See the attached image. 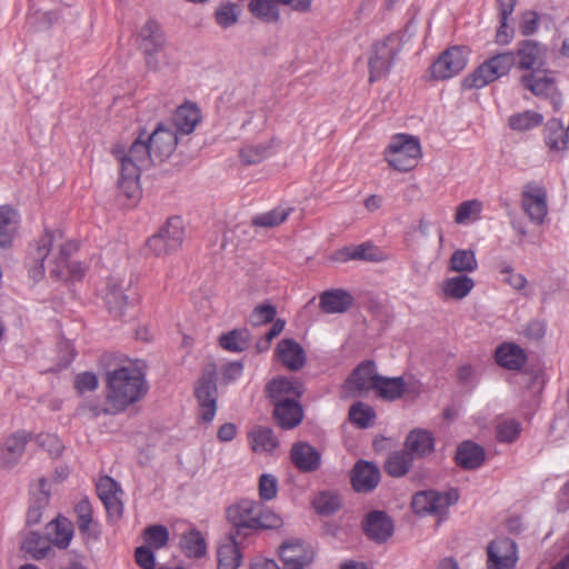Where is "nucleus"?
Wrapping results in <instances>:
<instances>
[{"label":"nucleus","instance_id":"f257e3e1","mask_svg":"<svg viewBox=\"0 0 569 569\" xmlns=\"http://www.w3.org/2000/svg\"><path fill=\"white\" fill-rule=\"evenodd\" d=\"M177 143L176 130L160 124L147 138L138 137L129 148L116 146L112 153L120 164L119 193L129 200H137L140 197L141 171L168 159Z\"/></svg>","mask_w":569,"mask_h":569},{"label":"nucleus","instance_id":"f03ea898","mask_svg":"<svg viewBox=\"0 0 569 569\" xmlns=\"http://www.w3.org/2000/svg\"><path fill=\"white\" fill-rule=\"evenodd\" d=\"M77 244L67 239L60 230H46L44 233L30 247L28 264L30 277L39 281L48 271L54 280L79 279L83 274V267L71 261L77 251Z\"/></svg>","mask_w":569,"mask_h":569},{"label":"nucleus","instance_id":"7ed1b4c3","mask_svg":"<svg viewBox=\"0 0 569 569\" xmlns=\"http://www.w3.org/2000/svg\"><path fill=\"white\" fill-rule=\"evenodd\" d=\"M147 392V382L141 370L133 366L114 369L107 375V405L104 413H114L124 410ZM94 415L101 409L93 408Z\"/></svg>","mask_w":569,"mask_h":569},{"label":"nucleus","instance_id":"20e7f679","mask_svg":"<svg viewBox=\"0 0 569 569\" xmlns=\"http://www.w3.org/2000/svg\"><path fill=\"white\" fill-rule=\"evenodd\" d=\"M137 43L149 70L161 71L166 67H177V62L166 51L167 39L158 21L148 19L140 27L137 33Z\"/></svg>","mask_w":569,"mask_h":569},{"label":"nucleus","instance_id":"39448f33","mask_svg":"<svg viewBox=\"0 0 569 569\" xmlns=\"http://www.w3.org/2000/svg\"><path fill=\"white\" fill-rule=\"evenodd\" d=\"M515 63L516 56L512 51L496 54L467 76L462 81V86L466 89H481L508 74Z\"/></svg>","mask_w":569,"mask_h":569},{"label":"nucleus","instance_id":"423d86ee","mask_svg":"<svg viewBox=\"0 0 569 569\" xmlns=\"http://www.w3.org/2000/svg\"><path fill=\"white\" fill-rule=\"evenodd\" d=\"M420 156L421 147L418 139L406 133L392 137L386 150L387 162L399 171H409L415 168Z\"/></svg>","mask_w":569,"mask_h":569},{"label":"nucleus","instance_id":"0eeeda50","mask_svg":"<svg viewBox=\"0 0 569 569\" xmlns=\"http://www.w3.org/2000/svg\"><path fill=\"white\" fill-rule=\"evenodd\" d=\"M459 495L456 490L447 492H438L435 490H426L417 492L411 502L415 513L419 516H435L439 521L446 518L448 509L451 505L456 503Z\"/></svg>","mask_w":569,"mask_h":569},{"label":"nucleus","instance_id":"6e6552de","mask_svg":"<svg viewBox=\"0 0 569 569\" xmlns=\"http://www.w3.org/2000/svg\"><path fill=\"white\" fill-rule=\"evenodd\" d=\"M183 239L182 221L178 217L170 218L167 224L147 241V249L157 257L167 256L177 250Z\"/></svg>","mask_w":569,"mask_h":569},{"label":"nucleus","instance_id":"1a4fd4ad","mask_svg":"<svg viewBox=\"0 0 569 569\" xmlns=\"http://www.w3.org/2000/svg\"><path fill=\"white\" fill-rule=\"evenodd\" d=\"M200 407V418L210 422L217 411L216 366L208 365L194 389Z\"/></svg>","mask_w":569,"mask_h":569},{"label":"nucleus","instance_id":"9d476101","mask_svg":"<svg viewBox=\"0 0 569 569\" xmlns=\"http://www.w3.org/2000/svg\"><path fill=\"white\" fill-rule=\"evenodd\" d=\"M521 208L529 220L540 226L548 214L547 190L537 182H529L521 191Z\"/></svg>","mask_w":569,"mask_h":569},{"label":"nucleus","instance_id":"9b49d317","mask_svg":"<svg viewBox=\"0 0 569 569\" xmlns=\"http://www.w3.org/2000/svg\"><path fill=\"white\" fill-rule=\"evenodd\" d=\"M469 51L466 47L455 46L442 52L432 63L430 71L433 79L446 80L461 72L468 63Z\"/></svg>","mask_w":569,"mask_h":569},{"label":"nucleus","instance_id":"f8f14e48","mask_svg":"<svg viewBox=\"0 0 569 569\" xmlns=\"http://www.w3.org/2000/svg\"><path fill=\"white\" fill-rule=\"evenodd\" d=\"M282 569H306L315 561V550L309 542L289 539L280 546Z\"/></svg>","mask_w":569,"mask_h":569},{"label":"nucleus","instance_id":"ddd939ff","mask_svg":"<svg viewBox=\"0 0 569 569\" xmlns=\"http://www.w3.org/2000/svg\"><path fill=\"white\" fill-rule=\"evenodd\" d=\"M258 515V502L253 500H241L227 510L228 521L232 525L229 533L246 538L254 531Z\"/></svg>","mask_w":569,"mask_h":569},{"label":"nucleus","instance_id":"4468645a","mask_svg":"<svg viewBox=\"0 0 569 569\" xmlns=\"http://www.w3.org/2000/svg\"><path fill=\"white\" fill-rule=\"evenodd\" d=\"M398 38L388 37L385 41L373 46L372 54L369 59L370 81H375L386 74L391 67L393 57L397 53Z\"/></svg>","mask_w":569,"mask_h":569},{"label":"nucleus","instance_id":"2eb2a0df","mask_svg":"<svg viewBox=\"0 0 569 569\" xmlns=\"http://www.w3.org/2000/svg\"><path fill=\"white\" fill-rule=\"evenodd\" d=\"M517 559V546L511 539L500 538L488 546V569H513Z\"/></svg>","mask_w":569,"mask_h":569},{"label":"nucleus","instance_id":"dca6fc26","mask_svg":"<svg viewBox=\"0 0 569 569\" xmlns=\"http://www.w3.org/2000/svg\"><path fill=\"white\" fill-rule=\"evenodd\" d=\"M244 538L228 533L218 543V569H237L242 560L240 545Z\"/></svg>","mask_w":569,"mask_h":569},{"label":"nucleus","instance_id":"f3484780","mask_svg":"<svg viewBox=\"0 0 569 569\" xmlns=\"http://www.w3.org/2000/svg\"><path fill=\"white\" fill-rule=\"evenodd\" d=\"M547 48L539 42L527 40L519 43L517 49L518 68L521 70L539 71L546 62Z\"/></svg>","mask_w":569,"mask_h":569},{"label":"nucleus","instance_id":"a211bd4d","mask_svg":"<svg viewBox=\"0 0 569 569\" xmlns=\"http://www.w3.org/2000/svg\"><path fill=\"white\" fill-rule=\"evenodd\" d=\"M27 441L28 436L23 431L14 432L6 438L0 446V467L10 469L16 466L24 452Z\"/></svg>","mask_w":569,"mask_h":569},{"label":"nucleus","instance_id":"6ab92c4d","mask_svg":"<svg viewBox=\"0 0 569 569\" xmlns=\"http://www.w3.org/2000/svg\"><path fill=\"white\" fill-rule=\"evenodd\" d=\"M363 530L369 539L385 542L393 533V523L383 511H372L365 519Z\"/></svg>","mask_w":569,"mask_h":569},{"label":"nucleus","instance_id":"aec40b11","mask_svg":"<svg viewBox=\"0 0 569 569\" xmlns=\"http://www.w3.org/2000/svg\"><path fill=\"white\" fill-rule=\"evenodd\" d=\"M278 360L289 370L298 371L306 365V352L293 339L281 340L276 348Z\"/></svg>","mask_w":569,"mask_h":569},{"label":"nucleus","instance_id":"412c9836","mask_svg":"<svg viewBox=\"0 0 569 569\" xmlns=\"http://www.w3.org/2000/svg\"><path fill=\"white\" fill-rule=\"evenodd\" d=\"M380 480L379 469L371 462L359 461L352 469L351 483L356 491L368 492L377 487Z\"/></svg>","mask_w":569,"mask_h":569},{"label":"nucleus","instance_id":"4be33fe9","mask_svg":"<svg viewBox=\"0 0 569 569\" xmlns=\"http://www.w3.org/2000/svg\"><path fill=\"white\" fill-rule=\"evenodd\" d=\"M97 493L110 515L120 516L122 512V491L110 477H102L97 483Z\"/></svg>","mask_w":569,"mask_h":569},{"label":"nucleus","instance_id":"5701e85b","mask_svg":"<svg viewBox=\"0 0 569 569\" xmlns=\"http://www.w3.org/2000/svg\"><path fill=\"white\" fill-rule=\"evenodd\" d=\"M379 376L380 375L377 373L375 362L365 361L352 371L347 382L351 390L362 395L373 390Z\"/></svg>","mask_w":569,"mask_h":569},{"label":"nucleus","instance_id":"b1692460","mask_svg":"<svg viewBox=\"0 0 569 569\" xmlns=\"http://www.w3.org/2000/svg\"><path fill=\"white\" fill-rule=\"evenodd\" d=\"M292 463L303 472L317 470L321 463L320 452L307 442L295 443L290 451Z\"/></svg>","mask_w":569,"mask_h":569},{"label":"nucleus","instance_id":"393cba45","mask_svg":"<svg viewBox=\"0 0 569 569\" xmlns=\"http://www.w3.org/2000/svg\"><path fill=\"white\" fill-rule=\"evenodd\" d=\"M545 142L549 152L561 154L569 150V132L559 119H550L545 127Z\"/></svg>","mask_w":569,"mask_h":569},{"label":"nucleus","instance_id":"a878e982","mask_svg":"<svg viewBox=\"0 0 569 569\" xmlns=\"http://www.w3.org/2000/svg\"><path fill=\"white\" fill-rule=\"evenodd\" d=\"M274 417L282 428L291 429L301 422L302 408L296 399H279L274 401Z\"/></svg>","mask_w":569,"mask_h":569},{"label":"nucleus","instance_id":"bb28decb","mask_svg":"<svg viewBox=\"0 0 569 569\" xmlns=\"http://www.w3.org/2000/svg\"><path fill=\"white\" fill-rule=\"evenodd\" d=\"M353 303V297L343 289H330L320 295L319 307L325 313H343Z\"/></svg>","mask_w":569,"mask_h":569},{"label":"nucleus","instance_id":"cd10ccee","mask_svg":"<svg viewBox=\"0 0 569 569\" xmlns=\"http://www.w3.org/2000/svg\"><path fill=\"white\" fill-rule=\"evenodd\" d=\"M130 281L111 277L108 281L104 301L108 309L116 315H120L127 305V296L124 290L129 287Z\"/></svg>","mask_w":569,"mask_h":569},{"label":"nucleus","instance_id":"c85d7f7f","mask_svg":"<svg viewBox=\"0 0 569 569\" xmlns=\"http://www.w3.org/2000/svg\"><path fill=\"white\" fill-rule=\"evenodd\" d=\"M201 117L196 106L186 103L179 107L173 116L172 129L177 134H190L196 129Z\"/></svg>","mask_w":569,"mask_h":569},{"label":"nucleus","instance_id":"c756f323","mask_svg":"<svg viewBox=\"0 0 569 569\" xmlns=\"http://www.w3.org/2000/svg\"><path fill=\"white\" fill-rule=\"evenodd\" d=\"M406 390L407 383L402 377L388 378L379 376L372 391L383 400L395 401L401 398Z\"/></svg>","mask_w":569,"mask_h":569},{"label":"nucleus","instance_id":"7c9ffc66","mask_svg":"<svg viewBox=\"0 0 569 569\" xmlns=\"http://www.w3.org/2000/svg\"><path fill=\"white\" fill-rule=\"evenodd\" d=\"M19 226L16 210L8 206H0V247L9 248Z\"/></svg>","mask_w":569,"mask_h":569},{"label":"nucleus","instance_id":"2f4dec72","mask_svg":"<svg viewBox=\"0 0 569 569\" xmlns=\"http://www.w3.org/2000/svg\"><path fill=\"white\" fill-rule=\"evenodd\" d=\"M433 438L426 430H412L406 439V451L413 458L423 457L433 450Z\"/></svg>","mask_w":569,"mask_h":569},{"label":"nucleus","instance_id":"473e14b6","mask_svg":"<svg viewBox=\"0 0 569 569\" xmlns=\"http://www.w3.org/2000/svg\"><path fill=\"white\" fill-rule=\"evenodd\" d=\"M74 512L79 531L88 538L97 539L98 531L94 529L96 525L92 519V506L87 497L76 503Z\"/></svg>","mask_w":569,"mask_h":569},{"label":"nucleus","instance_id":"72a5a7b5","mask_svg":"<svg viewBox=\"0 0 569 569\" xmlns=\"http://www.w3.org/2000/svg\"><path fill=\"white\" fill-rule=\"evenodd\" d=\"M521 82L528 90L538 97H549V94H552L556 91L553 79L549 78L540 70L525 74L521 78Z\"/></svg>","mask_w":569,"mask_h":569},{"label":"nucleus","instance_id":"f704fd0d","mask_svg":"<svg viewBox=\"0 0 569 569\" xmlns=\"http://www.w3.org/2000/svg\"><path fill=\"white\" fill-rule=\"evenodd\" d=\"M497 362L510 370L520 369L526 362L523 350L513 343H503L496 350Z\"/></svg>","mask_w":569,"mask_h":569},{"label":"nucleus","instance_id":"c9c22d12","mask_svg":"<svg viewBox=\"0 0 569 569\" xmlns=\"http://www.w3.org/2000/svg\"><path fill=\"white\" fill-rule=\"evenodd\" d=\"M485 459V451L482 447L466 441L461 443L456 453V461L459 466L466 469L478 468Z\"/></svg>","mask_w":569,"mask_h":569},{"label":"nucleus","instance_id":"e433bc0d","mask_svg":"<svg viewBox=\"0 0 569 569\" xmlns=\"http://www.w3.org/2000/svg\"><path fill=\"white\" fill-rule=\"evenodd\" d=\"M475 287V281L468 276H456L442 282L441 290L447 298L461 300L467 297Z\"/></svg>","mask_w":569,"mask_h":569},{"label":"nucleus","instance_id":"4c0bfd02","mask_svg":"<svg viewBox=\"0 0 569 569\" xmlns=\"http://www.w3.org/2000/svg\"><path fill=\"white\" fill-rule=\"evenodd\" d=\"M51 542L59 548H67L73 537V525L67 518H57L48 525Z\"/></svg>","mask_w":569,"mask_h":569},{"label":"nucleus","instance_id":"58836bf2","mask_svg":"<svg viewBox=\"0 0 569 569\" xmlns=\"http://www.w3.org/2000/svg\"><path fill=\"white\" fill-rule=\"evenodd\" d=\"M21 549L36 560L46 558L51 550L50 541L36 531H30L24 536Z\"/></svg>","mask_w":569,"mask_h":569},{"label":"nucleus","instance_id":"ea45409f","mask_svg":"<svg viewBox=\"0 0 569 569\" xmlns=\"http://www.w3.org/2000/svg\"><path fill=\"white\" fill-rule=\"evenodd\" d=\"M269 391L274 401L290 396L298 398L302 393V385L293 378H279L269 385Z\"/></svg>","mask_w":569,"mask_h":569},{"label":"nucleus","instance_id":"a19ab883","mask_svg":"<svg viewBox=\"0 0 569 569\" xmlns=\"http://www.w3.org/2000/svg\"><path fill=\"white\" fill-rule=\"evenodd\" d=\"M249 436L251 448L254 451H271L278 445L272 430L266 427H254Z\"/></svg>","mask_w":569,"mask_h":569},{"label":"nucleus","instance_id":"79ce46f5","mask_svg":"<svg viewBox=\"0 0 569 569\" xmlns=\"http://www.w3.org/2000/svg\"><path fill=\"white\" fill-rule=\"evenodd\" d=\"M290 207L279 206L270 211L262 212L252 218V224L262 228H274L281 224L291 213Z\"/></svg>","mask_w":569,"mask_h":569},{"label":"nucleus","instance_id":"37998d69","mask_svg":"<svg viewBox=\"0 0 569 569\" xmlns=\"http://www.w3.org/2000/svg\"><path fill=\"white\" fill-rule=\"evenodd\" d=\"M180 546L189 558H199L203 556L207 550L206 541L197 530L186 532L181 538Z\"/></svg>","mask_w":569,"mask_h":569},{"label":"nucleus","instance_id":"c03bdc74","mask_svg":"<svg viewBox=\"0 0 569 569\" xmlns=\"http://www.w3.org/2000/svg\"><path fill=\"white\" fill-rule=\"evenodd\" d=\"M478 268V262L472 250H456L449 260V270L455 272H472Z\"/></svg>","mask_w":569,"mask_h":569},{"label":"nucleus","instance_id":"a18cd8bd","mask_svg":"<svg viewBox=\"0 0 569 569\" xmlns=\"http://www.w3.org/2000/svg\"><path fill=\"white\" fill-rule=\"evenodd\" d=\"M250 333L247 329H234L220 337V346L233 352H240L248 348Z\"/></svg>","mask_w":569,"mask_h":569},{"label":"nucleus","instance_id":"49530a36","mask_svg":"<svg viewBox=\"0 0 569 569\" xmlns=\"http://www.w3.org/2000/svg\"><path fill=\"white\" fill-rule=\"evenodd\" d=\"M412 457L409 452L396 451L391 453L386 462V470L392 477H401L408 472Z\"/></svg>","mask_w":569,"mask_h":569},{"label":"nucleus","instance_id":"de8ad7c7","mask_svg":"<svg viewBox=\"0 0 569 569\" xmlns=\"http://www.w3.org/2000/svg\"><path fill=\"white\" fill-rule=\"evenodd\" d=\"M249 9L254 17L266 22H276L279 19L278 8L271 0H251Z\"/></svg>","mask_w":569,"mask_h":569},{"label":"nucleus","instance_id":"09e8293b","mask_svg":"<svg viewBox=\"0 0 569 569\" xmlns=\"http://www.w3.org/2000/svg\"><path fill=\"white\" fill-rule=\"evenodd\" d=\"M542 116L535 111H523L509 118V126L517 131L530 130L542 122Z\"/></svg>","mask_w":569,"mask_h":569},{"label":"nucleus","instance_id":"8fccbe9b","mask_svg":"<svg viewBox=\"0 0 569 569\" xmlns=\"http://www.w3.org/2000/svg\"><path fill=\"white\" fill-rule=\"evenodd\" d=\"M481 210L482 203L479 200L463 201L457 207L455 221L459 224L475 221L479 218Z\"/></svg>","mask_w":569,"mask_h":569},{"label":"nucleus","instance_id":"3c124183","mask_svg":"<svg viewBox=\"0 0 569 569\" xmlns=\"http://www.w3.org/2000/svg\"><path fill=\"white\" fill-rule=\"evenodd\" d=\"M271 154V147L268 143L246 146L240 150V159L244 164H256Z\"/></svg>","mask_w":569,"mask_h":569},{"label":"nucleus","instance_id":"603ef678","mask_svg":"<svg viewBox=\"0 0 569 569\" xmlns=\"http://www.w3.org/2000/svg\"><path fill=\"white\" fill-rule=\"evenodd\" d=\"M521 432V423L508 418L500 420L496 426V435L500 442H513Z\"/></svg>","mask_w":569,"mask_h":569},{"label":"nucleus","instance_id":"864d4df0","mask_svg":"<svg viewBox=\"0 0 569 569\" xmlns=\"http://www.w3.org/2000/svg\"><path fill=\"white\" fill-rule=\"evenodd\" d=\"M376 415L373 409L365 405L362 402H357L351 406L349 410V419L352 423L357 425L359 428H368Z\"/></svg>","mask_w":569,"mask_h":569},{"label":"nucleus","instance_id":"5fc2aeb1","mask_svg":"<svg viewBox=\"0 0 569 569\" xmlns=\"http://www.w3.org/2000/svg\"><path fill=\"white\" fill-rule=\"evenodd\" d=\"M144 540L149 548L160 549L169 540V531L164 526L153 525L144 530Z\"/></svg>","mask_w":569,"mask_h":569},{"label":"nucleus","instance_id":"6e6d98bb","mask_svg":"<svg viewBox=\"0 0 569 569\" xmlns=\"http://www.w3.org/2000/svg\"><path fill=\"white\" fill-rule=\"evenodd\" d=\"M313 506L317 512L331 515L340 508L341 500L337 493L322 492L315 499Z\"/></svg>","mask_w":569,"mask_h":569},{"label":"nucleus","instance_id":"4d7b16f0","mask_svg":"<svg viewBox=\"0 0 569 569\" xmlns=\"http://www.w3.org/2000/svg\"><path fill=\"white\" fill-rule=\"evenodd\" d=\"M239 13V6L234 3L222 4L216 11L217 23L222 28H228L238 21Z\"/></svg>","mask_w":569,"mask_h":569},{"label":"nucleus","instance_id":"13d9d810","mask_svg":"<svg viewBox=\"0 0 569 569\" xmlns=\"http://www.w3.org/2000/svg\"><path fill=\"white\" fill-rule=\"evenodd\" d=\"M50 500V483L47 479L40 478L31 486V503L46 508Z\"/></svg>","mask_w":569,"mask_h":569},{"label":"nucleus","instance_id":"bf43d9fd","mask_svg":"<svg viewBox=\"0 0 569 569\" xmlns=\"http://www.w3.org/2000/svg\"><path fill=\"white\" fill-rule=\"evenodd\" d=\"M257 523L254 526V531L258 529H273L281 526L282 520L279 516H277L270 509L263 508L261 503L258 502V515L256 517Z\"/></svg>","mask_w":569,"mask_h":569},{"label":"nucleus","instance_id":"052dcab7","mask_svg":"<svg viewBox=\"0 0 569 569\" xmlns=\"http://www.w3.org/2000/svg\"><path fill=\"white\" fill-rule=\"evenodd\" d=\"M276 308L271 305L258 306L250 315L249 321L252 326L258 327L273 321Z\"/></svg>","mask_w":569,"mask_h":569},{"label":"nucleus","instance_id":"680f3d73","mask_svg":"<svg viewBox=\"0 0 569 569\" xmlns=\"http://www.w3.org/2000/svg\"><path fill=\"white\" fill-rule=\"evenodd\" d=\"M499 272L502 276L501 280L516 290H522L526 287L527 280L521 273L513 272V269L507 264L499 266Z\"/></svg>","mask_w":569,"mask_h":569},{"label":"nucleus","instance_id":"e2e57ef3","mask_svg":"<svg viewBox=\"0 0 569 569\" xmlns=\"http://www.w3.org/2000/svg\"><path fill=\"white\" fill-rule=\"evenodd\" d=\"M278 491L277 478L272 475H262L259 479V496L262 500H272Z\"/></svg>","mask_w":569,"mask_h":569},{"label":"nucleus","instance_id":"0e129e2a","mask_svg":"<svg viewBox=\"0 0 569 569\" xmlns=\"http://www.w3.org/2000/svg\"><path fill=\"white\" fill-rule=\"evenodd\" d=\"M98 387V378L92 372H82L74 378V388L79 395L93 391Z\"/></svg>","mask_w":569,"mask_h":569},{"label":"nucleus","instance_id":"69168bd1","mask_svg":"<svg viewBox=\"0 0 569 569\" xmlns=\"http://www.w3.org/2000/svg\"><path fill=\"white\" fill-rule=\"evenodd\" d=\"M355 260L365 261H379L381 260V252L370 243H361L353 246Z\"/></svg>","mask_w":569,"mask_h":569},{"label":"nucleus","instance_id":"338daca9","mask_svg":"<svg viewBox=\"0 0 569 569\" xmlns=\"http://www.w3.org/2000/svg\"><path fill=\"white\" fill-rule=\"evenodd\" d=\"M136 561L143 569H153L156 566V557L151 548L141 546L136 549Z\"/></svg>","mask_w":569,"mask_h":569},{"label":"nucleus","instance_id":"774afa93","mask_svg":"<svg viewBox=\"0 0 569 569\" xmlns=\"http://www.w3.org/2000/svg\"><path fill=\"white\" fill-rule=\"evenodd\" d=\"M538 14L532 11H528L522 17V22L520 26L521 33L523 36H530L535 33L538 29Z\"/></svg>","mask_w":569,"mask_h":569}]
</instances>
